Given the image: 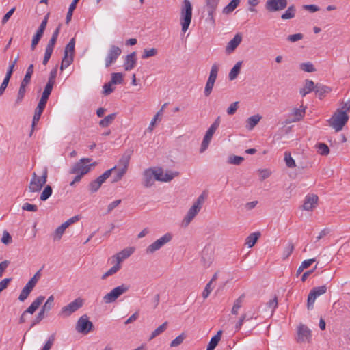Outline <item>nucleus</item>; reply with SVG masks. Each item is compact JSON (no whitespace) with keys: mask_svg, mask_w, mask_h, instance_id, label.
I'll list each match as a JSON object with an SVG mask.
<instances>
[{"mask_svg":"<svg viewBox=\"0 0 350 350\" xmlns=\"http://www.w3.org/2000/svg\"><path fill=\"white\" fill-rule=\"evenodd\" d=\"M167 322H164L162 325L159 326L155 330H154L152 332L149 340H152V339L154 338L155 337H157V336L162 334L167 329Z\"/></svg>","mask_w":350,"mask_h":350,"instance_id":"nucleus-39","label":"nucleus"},{"mask_svg":"<svg viewBox=\"0 0 350 350\" xmlns=\"http://www.w3.org/2000/svg\"><path fill=\"white\" fill-rule=\"evenodd\" d=\"M303 37H304V36L302 33H295V34H293V35H289L287 37V40L291 42H295L297 41L301 40L303 38Z\"/></svg>","mask_w":350,"mask_h":350,"instance_id":"nucleus-61","label":"nucleus"},{"mask_svg":"<svg viewBox=\"0 0 350 350\" xmlns=\"http://www.w3.org/2000/svg\"><path fill=\"white\" fill-rule=\"evenodd\" d=\"M121 268V265L118 264H116L113 265L110 269H109L105 273H104L101 278L103 280H105L107 277L112 275L115 274L116 272H118Z\"/></svg>","mask_w":350,"mask_h":350,"instance_id":"nucleus-44","label":"nucleus"},{"mask_svg":"<svg viewBox=\"0 0 350 350\" xmlns=\"http://www.w3.org/2000/svg\"><path fill=\"white\" fill-rule=\"evenodd\" d=\"M122 53L120 48L116 45H111L108 53L105 57V67L109 68L114 63Z\"/></svg>","mask_w":350,"mask_h":350,"instance_id":"nucleus-11","label":"nucleus"},{"mask_svg":"<svg viewBox=\"0 0 350 350\" xmlns=\"http://www.w3.org/2000/svg\"><path fill=\"white\" fill-rule=\"evenodd\" d=\"M116 113H111L105 116L103 120L99 122V125L102 127H107L110 125L115 120Z\"/></svg>","mask_w":350,"mask_h":350,"instance_id":"nucleus-37","label":"nucleus"},{"mask_svg":"<svg viewBox=\"0 0 350 350\" xmlns=\"http://www.w3.org/2000/svg\"><path fill=\"white\" fill-rule=\"evenodd\" d=\"M23 211L36 212L38 211V206L35 204H31L28 202L23 204L22 206Z\"/></svg>","mask_w":350,"mask_h":350,"instance_id":"nucleus-62","label":"nucleus"},{"mask_svg":"<svg viewBox=\"0 0 350 350\" xmlns=\"http://www.w3.org/2000/svg\"><path fill=\"white\" fill-rule=\"evenodd\" d=\"M73 59L74 57L72 55L64 54L60 66V70L62 71L68 67L72 63Z\"/></svg>","mask_w":350,"mask_h":350,"instance_id":"nucleus-38","label":"nucleus"},{"mask_svg":"<svg viewBox=\"0 0 350 350\" xmlns=\"http://www.w3.org/2000/svg\"><path fill=\"white\" fill-rule=\"evenodd\" d=\"M137 64L136 53L132 52L131 53L126 55L124 67L126 71H129L133 69Z\"/></svg>","mask_w":350,"mask_h":350,"instance_id":"nucleus-19","label":"nucleus"},{"mask_svg":"<svg viewBox=\"0 0 350 350\" xmlns=\"http://www.w3.org/2000/svg\"><path fill=\"white\" fill-rule=\"evenodd\" d=\"M215 131L213 130L212 129H210V128L208 129V130L206 131L205 135L203 138L202 144H201V147H200V152H203L204 151H205L206 150V148H208V146L211 141L212 137H213V134L215 133Z\"/></svg>","mask_w":350,"mask_h":350,"instance_id":"nucleus-20","label":"nucleus"},{"mask_svg":"<svg viewBox=\"0 0 350 350\" xmlns=\"http://www.w3.org/2000/svg\"><path fill=\"white\" fill-rule=\"evenodd\" d=\"M192 19V6L189 0H184L180 10L181 31L185 33L189 29Z\"/></svg>","mask_w":350,"mask_h":350,"instance_id":"nucleus-1","label":"nucleus"},{"mask_svg":"<svg viewBox=\"0 0 350 350\" xmlns=\"http://www.w3.org/2000/svg\"><path fill=\"white\" fill-rule=\"evenodd\" d=\"M130 161V154H123L121 158L118 161V168L124 169V170L127 171L129 163ZM117 167L114 170H116Z\"/></svg>","mask_w":350,"mask_h":350,"instance_id":"nucleus-29","label":"nucleus"},{"mask_svg":"<svg viewBox=\"0 0 350 350\" xmlns=\"http://www.w3.org/2000/svg\"><path fill=\"white\" fill-rule=\"evenodd\" d=\"M48 176V170L45 167L41 176H38L35 172L33 173L32 178L29 185V189L31 192H38L46 184Z\"/></svg>","mask_w":350,"mask_h":350,"instance_id":"nucleus-5","label":"nucleus"},{"mask_svg":"<svg viewBox=\"0 0 350 350\" xmlns=\"http://www.w3.org/2000/svg\"><path fill=\"white\" fill-rule=\"evenodd\" d=\"M222 331L219 330L217 332V334L213 336L210 340V342L208 344V346L206 347V350H214L216 346L217 345L218 342L221 340V335Z\"/></svg>","mask_w":350,"mask_h":350,"instance_id":"nucleus-27","label":"nucleus"},{"mask_svg":"<svg viewBox=\"0 0 350 350\" xmlns=\"http://www.w3.org/2000/svg\"><path fill=\"white\" fill-rule=\"evenodd\" d=\"M293 250H294V245L291 242H289L284 249L283 254H282L283 259L288 258L292 254Z\"/></svg>","mask_w":350,"mask_h":350,"instance_id":"nucleus-47","label":"nucleus"},{"mask_svg":"<svg viewBox=\"0 0 350 350\" xmlns=\"http://www.w3.org/2000/svg\"><path fill=\"white\" fill-rule=\"evenodd\" d=\"M243 160H244V158L241 156L233 155V156H230L228 157V162L230 164L238 165H240L243 162Z\"/></svg>","mask_w":350,"mask_h":350,"instance_id":"nucleus-50","label":"nucleus"},{"mask_svg":"<svg viewBox=\"0 0 350 350\" xmlns=\"http://www.w3.org/2000/svg\"><path fill=\"white\" fill-rule=\"evenodd\" d=\"M261 119V116L259 115L252 116L247 120L246 127L249 130H252L254 126L259 122Z\"/></svg>","mask_w":350,"mask_h":350,"instance_id":"nucleus-32","label":"nucleus"},{"mask_svg":"<svg viewBox=\"0 0 350 350\" xmlns=\"http://www.w3.org/2000/svg\"><path fill=\"white\" fill-rule=\"evenodd\" d=\"M245 295L243 294L240 297H239L234 303L233 307L232 308V314L237 315L239 313V310L241 308L242 306V303L243 301Z\"/></svg>","mask_w":350,"mask_h":350,"instance_id":"nucleus-36","label":"nucleus"},{"mask_svg":"<svg viewBox=\"0 0 350 350\" xmlns=\"http://www.w3.org/2000/svg\"><path fill=\"white\" fill-rule=\"evenodd\" d=\"M55 337H56L55 333L51 334L49 336L46 342H45L44 345L42 347L41 350H50L55 342Z\"/></svg>","mask_w":350,"mask_h":350,"instance_id":"nucleus-42","label":"nucleus"},{"mask_svg":"<svg viewBox=\"0 0 350 350\" xmlns=\"http://www.w3.org/2000/svg\"><path fill=\"white\" fill-rule=\"evenodd\" d=\"M287 5V0H267L265 3V8L270 12H275L285 9Z\"/></svg>","mask_w":350,"mask_h":350,"instance_id":"nucleus-12","label":"nucleus"},{"mask_svg":"<svg viewBox=\"0 0 350 350\" xmlns=\"http://www.w3.org/2000/svg\"><path fill=\"white\" fill-rule=\"evenodd\" d=\"M157 53L158 51L157 49H145L144 50L143 54L142 55V58L144 59H148V57L155 56Z\"/></svg>","mask_w":350,"mask_h":350,"instance_id":"nucleus-46","label":"nucleus"},{"mask_svg":"<svg viewBox=\"0 0 350 350\" xmlns=\"http://www.w3.org/2000/svg\"><path fill=\"white\" fill-rule=\"evenodd\" d=\"M239 107V102L236 101L232 103L227 109V113L228 115H233L237 111V109Z\"/></svg>","mask_w":350,"mask_h":350,"instance_id":"nucleus-60","label":"nucleus"},{"mask_svg":"<svg viewBox=\"0 0 350 350\" xmlns=\"http://www.w3.org/2000/svg\"><path fill=\"white\" fill-rule=\"evenodd\" d=\"M284 161L286 162V166L290 168H293L296 166L295 160L293 159L291 153L288 152H285L284 153Z\"/></svg>","mask_w":350,"mask_h":350,"instance_id":"nucleus-48","label":"nucleus"},{"mask_svg":"<svg viewBox=\"0 0 350 350\" xmlns=\"http://www.w3.org/2000/svg\"><path fill=\"white\" fill-rule=\"evenodd\" d=\"M129 290V286L125 284H122L113 289L109 293H107L103 297V301L105 304H110L114 302L118 297L122 294L126 293Z\"/></svg>","mask_w":350,"mask_h":350,"instance_id":"nucleus-7","label":"nucleus"},{"mask_svg":"<svg viewBox=\"0 0 350 350\" xmlns=\"http://www.w3.org/2000/svg\"><path fill=\"white\" fill-rule=\"evenodd\" d=\"M52 193V187L50 185H46L40 195V200L42 201L46 200L51 196Z\"/></svg>","mask_w":350,"mask_h":350,"instance_id":"nucleus-45","label":"nucleus"},{"mask_svg":"<svg viewBox=\"0 0 350 350\" xmlns=\"http://www.w3.org/2000/svg\"><path fill=\"white\" fill-rule=\"evenodd\" d=\"M75 39L72 38L69 42L67 44V45L65 47L64 49V54H67L69 55H74L75 52Z\"/></svg>","mask_w":350,"mask_h":350,"instance_id":"nucleus-40","label":"nucleus"},{"mask_svg":"<svg viewBox=\"0 0 350 350\" xmlns=\"http://www.w3.org/2000/svg\"><path fill=\"white\" fill-rule=\"evenodd\" d=\"M252 319V317H247V314H243L241 315V317H240L239 321L236 323L235 325V329L237 331L239 330L243 323V322L246 320V319Z\"/></svg>","mask_w":350,"mask_h":350,"instance_id":"nucleus-63","label":"nucleus"},{"mask_svg":"<svg viewBox=\"0 0 350 350\" xmlns=\"http://www.w3.org/2000/svg\"><path fill=\"white\" fill-rule=\"evenodd\" d=\"M260 236V232H254L250 234L245 240V245H247L249 248L252 247L254 244L256 243L257 240Z\"/></svg>","mask_w":350,"mask_h":350,"instance_id":"nucleus-31","label":"nucleus"},{"mask_svg":"<svg viewBox=\"0 0 350 350\" xmlns=\"http://www.w3.org/2000/svg\"><path fill=\"white\" fill-rule=\"evenodd\" d=\"M242 41V36L240 33H237L234 38L229 41L226 47V52L227 53H232Z\"/></svg>","mask_w":350,"mask_h":350,"instance_id":"nucleus-18","label":"nucleus"},{"mask_svg":"<svg viewBox=\"0 0 350 350\" xmlns=\"http://www.w3.org/2000/svg\"><path fill=\"white\" fill-rule=\"evenodd\" d=\"M44 311L42 309L36 315L35 319L32 321L31 325L30 326V329L35 326L36 324L39 323L44 317Z\"/></svg>","mask_w":350,"mask_h":350,"instance_id":"nucleus-54","label":"nucleus"},{"mask_svg":"<svg viewBox=\"0 0 350 350\" xmlns=\"http://www.w3.org/2000/svg\"><path fill=\"white\" fill-rule=\"evenodd\" d=\"M126 172V171L124 170V169L118 168L116 174L113 177V183L118 182L120 180Z\"/></svg>","mask_w":350,"mask_h":350,"instance_id":"nucleus-59","label":"nucleus"},{"mask_svg":"<svg viewBox=\"0 0 350 350\" xmlns=\"http://www.w3.org/2000/svg\"><path fill=\"white\" fill-rule=\"evenodd\" d=\"M45 297L43 295H40L31 304V305L25 310V313L33 314L36 310L40 307L43 301L44 300Z\"/></svg>","mask_w":350,"mask_h":350,"instance_id":"nucleus-21","label":"nucleus"},{"mask_svg":"<svg viewBox=\"0 0 350 350\" xmlns=\"http://www.w3.org/2000/svg\"><path fill=\"white\" fill-rule=\"evenodd\" d=\"M112 85L113 84L111 83V82H108L107 83H105L103 88V94L107 96V95H109L111 93H112L114 90V88H112Z\"/></svg>","mask_w":350,"mask_h":350,"instance_id":"nucleus-57","label":"nucleus"},{"mask_svg":"<svg viewBox=\"0 0 350 350\" xmlns=\"http://www.w3.org/2000/svg\"><path fill=\"white\" fill-rule=\"evenodd\" d=\"M314 90V83L312 80L306 79L305 80V84L303 88H301L299 90V94L301 96H306V94L310 93V92Z\"/></svg>","mask_w":350,"mask_h":350,"instance_id":"nucleus-25","label":"nucleus"},{"mask_svg":"<svg viewBox=\"0 0 350 350\" xmlns=\"http://www.w3.org/2000/svg\"><path fill=\"white\" fill-rule=\"evenodd\" d=\"M299 68L301 70H303L304 72H313L316 71V69H315L314 65L310 62L301 63L299 65Z\"/></svg>","mask_w":350,"mask_h":350,"instance_id":"nucleus-43","label":"nucleus"},{"mask_svg":"<svg viewBox=\"0 0 350 350\" xmlns=\"http://www.w3.org/2000/svg\"><path fill=\"white\" fill-rule=\"evenodd\" d=\"M35 286H36L33 285V284L31 283L30 282H28L24 286V288L22 289L18 297V300L21 301H24L28 297L29 295L30 294V293L32 291Z\"/></svg>","mask_w":350,"mask_h":350,"instance_id":"nucleus-23","label":"nucleus"},{"mask_svg":"<svg viewBox=\"0 0 350 350\" xmlns=\"http://www.w3.org/2000/svg\"><path fill=\"white\" fill-rule=\"evenodd\" d=\"M214 84H215V83H213V82L211 83L208 81H206L204 91V94L205 96L208 97L210 96V94L212 92L213 88L214 87Z\"/></svg>","mask_w":350,"mask_h":350,"instance_id":"nucleus-58","label":"nucleus"},{"mask_svg":"<svg viewBox=\"0 0 350 350\" xmlns=\"http://www.w3.org/2000/svg\"><path fill=\"white\" fill-rule=\"evenodd\" d=\"M211 285L212 281H210L208 283L206 284L205 288L202 292V297L204 299H206L209 296L211 292L212 291L213 288L211 287Z\"/></svg>","mask_w":350,"mask_h":350,"instance_id":"nucleus-64","label":"nucleus"},{"mask_svg":"<svg viewBox=\"0 0 350 350\" xmlns=\"http://www.w3.org/2000/svg\"><path fill=\"white\" fill-rule=\"evenodd\" d=\"M134 252V249L132 247H128L126 248L122 251H120L119 253H118L116 255V258L117 261V264L120 265V263L125 260L126 258H129Z\"/></svg>","mask_w":350,"mask_h":350,"instance_id":"nucleus-22","label":"nucleus"},{"mask_svg":"<svg viewBox=\"0 0 350 350\" xmlns=\"http://www.w3.org/2000/svg\"><path fill=\"white\" fill-rule=\"evenodd\" d=\"M242 64H243L242 61L237 62L235 64V65L232 67V68L230 70V71L228 74V78L230 81H232L237 77V76L240 73Z\"/></svg>","mask_w":350,"mask_h":350,"instance_id":"nucleus-26","label":"nucleus"},{"mask_svg":"<svg viewBox=\"0 0 350 350\" xmlns=\"http://www.w3.org/2000/svg\"><path fill=\"white\" fill-rule=\"evenodd\" d=\"M172 239V235L170 233H166L152 243L149 245L146 250V254H152L154 252L161 249L164 245L170 242Z\"/></svg>","mask_w":350,"mask_h":350,"instance_id":"nucleus-8","label":"nucleus"},{"mask_svg":"<svg viewBox=\"0 0 350 350\" xmlns=\"http://www.w3.org/2000/svg\"><path fill=\"white\" fill-rule=\"evenodd\" d=\"M267 306L271 309V312H273V311L277 308L278 307V297L276 295L274 296L273 298L270 299L267 303Z\"/></svg>","mask_w":350,"mask_h":350,"instance_id":"nucleus-53","label":"nucleus"},{"mask_svg":"<svg viewBox=\"0 0 350 350\" xmlns=\"http://www.w3.org/2000/svg\"><path fill=\"white\" fill-rule=\"evenodd\" d=\"M241 0H232L222 10L223 14H229L232 12L239 5Z\"/></svg>","mask_w":350,"mask_h":350,"instance_id":"nucleus-28","label":"nucleus"},{"mask_svg":"<svg viewBox=\"0 0 350 350\" xmlns=\"http://www.w3.org/2000/svg\"><path fill=\"white\" fill-rule=\"evenodd\" d=\"M219 72V66L217 64H214L212 65L210 74L208 78V81L211 83H215L217 77V74Z\"/></svg>","mask_w":350,"mask_h":350,"instance_id":"nucleus-35","label":"nucleus"},{"mask_svg":"<svg viewBox=\"0 0 350 350\" xmlns=\"http://www.w3.org/2000/svg\"><path fill=\"white\" fill-rule=\"evenodd\" d=\"M326 291H327V287L325 285L313 288L310 291V292L308 296V301H307L308 308V309L312 308L314 303L317 297L325 293Z\"/></svg>","mask_w":350,"mask_h":350,"instance_id":"nucleus-13","label":"nucleus"},{"mask_svg":"<svg viewBox=\"0 0 350 350\" xmlns=\"http://www.w3.org/2000/svg\"><path fill=\"white\" fill-rule=\"evenodd\" d=\"M57 74V66H56L55 68H53L51 70L50 74H49V77L48 79L47 82L55 84Z\"/></svg>","mask_w":350,"mask_h":350,"instance_id":"nucleus-55","label":"nucleus"},{"mask_svg":"<svg viewBox=\"0 0 350 350\" xmlns=\"http://www.w3.org/2000/svg\"><path fill=\"white\" fill-rule=\"evenodd\" d=\"M93 326V323L89 321L88 317L84 314L78 319L76 324V330L79 333L86 334L92 329Z\"/></svg>","mask_w":350,"mask_h":350,"instance_id":"nucleus-10","label":"nucleus"},{"mask_svg":"<svg viewBox=\"0 0 350 350\" xmlns=\"http://www.w3.org/2000/svg\"><path fill=\"white\" fill-rule=\"evenodd\" d=\"M185 339V335L183 334L176 337L170 343V347H177L180 345Z\"/></svg>","mask_w":350,"mask_h":350,"instance_id":"nucleus-56","label":"nucleus"},{"mask_svg":"<svg viewBox=\"0 0 350 350\" xmlns=\"http://www.w3.org/2000/svg\"><path fill=\"white\" fill-rule=\"evenodd\" d=\"M48 22V14L46 15L42 20L41 24L40 25L38 30L36 31V33L43 36L44 31L46 29V25Z\"/></svg>","mask_w":350,"mask_h":350,"instance_id":"nucleus-52","label":"nucleus"},{"mask_svg":"<svg viewBox=\"0 0 350 350\" xmlns=\"http://www.w3.org/2000/svg\"><path fill=\"white\" fill-rule=\"evenodd\" d=\"M110 82L113 85L122 83V82H123V75L121 72L112 73L111 79L110 80Z\"/></svg>","mask_w":350,"mask_h":350,"instance_id":"nucleus-41","label":"nucleus"},{"mask_svg":"<svg viewBox=\"0 0 350 350\" xmlns=\"http://www.w3.org/2000/svg\"><path fill=\"white\" fill-rule=\"evenodd\" d=\"M319 198L317 195L312 194L306 196L303 208L306 211H312L317 204Z\"/></svg>","mask_w":350,"mask_h":350,"instance_id":"nucleus-17","label":"nucleus"},{"mask_svg":"<svg viewBox=\"0 0 350 350\" xmlns=\"http://www.w3.org/2000/svg\"><path fill=\"white\" fill-rule=\"evenodd\" d=\"M349 120L348 115L344 110L338 109L329 120V126H331L336 131H340Z\"/></svg>","mask_w":350,"mask_h":350,"instance_id":"nucleus-3","label":"nucleus"},{"mask_svg":"<svg viewBox=\"0 0 350 350\" xmlns=\"http://www.w3.org/2000/svg\"><path fill=\"white\" fill-rule=\"evenodd\" d=\"M317 152L322 156H327L329 153V148L327 144L323 142H319L316 144Z\"/></svg>","mask_w":350,"mask_h":350,"instance_id":"nucleus-34","label":"nucleus"},{"mask_svg":"<svg viewBox=\"0 0 350 350\" xmlns=\"http://www.w3.org/2000/svg\"><path fill=\"white\" fill-rule=\"evenodd\" d=\"M217 8L215 7H211V6H206V10L208 12V17L206 18V21L207 23H208L212 27L215 26V19L214 17V14Z\"/></svg>","mask_w":350,"mask_h":350,"instance_id":"nucleus-30","label":"nucleus"},{"mask_svg":"<svg viewBox=\"0 0 350 350\" xmlns=\"http://www.w3.org/2000/svg\"><path fill=\"white\" fill-rule=\"evenodd\" d=\"M178 175V173L176 172H167L166 173L164 174L163 178H159V179H160L161 182H169Z\"/></svg>","mask_w":350,"mask_h":350,"instance_id":"nucleus-51","label":"nucleus"},{"mask_svg":"<svg viewBox=\"0 0 350 350\" xmlns=\"http://www.w3.org/2000/svg\"><path fill=\"white\" fill-rule=\"evenodd\" d=\"M92 159L90 158L81 159L70 170V174H80L84 176L91 170L92 167H95L96 165V162L90 163Z\"/></svg>","mask_w":350,"mask_h":350,"instance_id":"nucleus-4","label":"nucleus"},{"mask_svg":"<svg viewBox=\"0 0 350 350\" xmlns=\"http://www.w3.org/2000/svg\"><path fill=\"white\" fill-rule=\"evenodd\" d=\"M296 8L294 5L289 6L284 14H282L281 18L283 20L291 19L295 17Z\"/></svg>","mask_w":350,"mask_h":350,"instance_id":"nucleus-33","label":"nucleus"},{"mask_svg":"<svg viewBox=\"0 0 350 350\" xmlns=\"http://www.w3.org/2000/svg\"><path fill=\"white\" fill-rule=\"evenodd\" d=\"M154 178V170L152 168L145 170L143 173L142 180V185L144 187L146 188L152 187L156 180Z\"/></svg>","mask_w":350,"mask_h":350,"instance_id":"nucleus-16","label":"nucleus"},{"mask_svg":"<svg viewBox=\"0 0 350 350\" xmlns=\"http://www.w3.org/2000/svg\"><path fill=\"white\" fill-rule=\"evenodd\" d=\"M116 168V165L113 167L106 170L103 174L98 176L96 180L92 181L89 184V189L91 193L96 192L102 184L111 176V172Z\"/></svg>","mask_w":350,"mask_h":350,"instance_id":"nucleus-9","label":"nucleus"},{"mask_svg":"<svg viewBox=\"0 0 350 350\" xmlns=\"http://www.w3.org/2000/svg\"><path fill=\"white\" fill-rule=\"evenodd\" d=\"M83 299L81 297H78L68 304L63 306L59 311V315L64 318L68 317L80 309L83 306Z\"/></svg>","mask_w":350,"mask_h":350,"instance_id":"nucleus-6","label":"nucleus"},{"mask_svg":"<svg viewBox=\"0 0 350 350\" xmlns=\"http://www.w3.org/2000/svg\"><path fill=\"white\" fill-rule=\"evenodd\" d=\"M306 107L301 106L299 108H294L288 115L286 122L287 124L297 122L303 119L306 113Z\"/></svg>","mask_w":350,"mask_h":350,"instance_id":"nucleus-14","label":"nucleus"},{"mask_svg":"<svg viewBox=\"0 0 350 350\" xmlns=\"http://www.w3.org/2000/svg\"><path fill=\"white\" fill-rule=\"evenodd\" d=\"M54 305V297L53 295H51L48 297L46 301L44 303L43 306L42 307V310L44 312L49 311L52 309Z\"/></svg>","mask_w":350,"mask_h":350,"instance_id":"nucleus-49","label":"nucleus"},{"mask_svg":"<svg viewBox=\"0 0 350 350\" xmlns=\"http://www.w3.org/2000/svg\"><path fill=\"white\" fill-rule=\"evenodd\" d=\"M316 95L319 98H322L325 95L331 91L330 88L324 85L321 83H317L314 85V90Z\"/></svg>","mask_w":350,"mask_h":350,"instance_id":"nucleus-24","label":"nucleus"},{"mask_svg":"<svg viewBox=\"0 0 350 350\" xmlns=\"http://www.w3.org/2000/svg\"><path fill=\"white\" fill-rule=\"evenodd\" d=\"M312 334L310 329L305 325L300 324L297 329V339L298 342H309L311 339Z\"/></svg>","mask_w":350,"mask_h":350,"instance_id":"nucleus-15","label":"nucleus"},{"mask_svg":"<svg viewBox=\"0 0 350 350\" xmlns=\"http://www.w3.org/2000/svg\"><path fill=\"white\" fill-rule=\"evenodd\" d=\"M207 198V194L203 191L194 202L193 205L189 208L187 215L183 219V224L187 226L198 215L202 208L204 203Z\"/></svg>","mask_w":350,"mask_h":350,"instance_id":"nucleus-2","label":"nucleus"}]
</instances>
